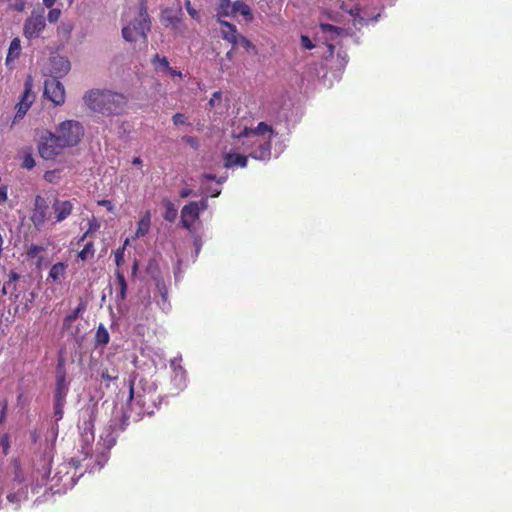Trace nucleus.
Listing matches in <instances>:
<instances>
[{
  "instance_id": "f03ea898",
  "label": "nucleus",
  "mask_w": 512,
  "mask_h": 512,
  "mask_svg": "<svg viewBox=\"0 0 512 512\" xmlns=\"http://www.w3.org/2000/svg\"><path fill=\"white\" fill-rule=\"evenodd\" d=\"M94 433L91 423H85V428L81 434V454L82 458H72L70 464L75 468H84L85 472H94L100 470L108 460V451L115 445L116 436L110 426L100 437L97 449L94 451L92 443Z\"/></svg>"
},
{
  "instance_id": "72a5a7b5",
  "label": "nucleus",
  "mask_w": 512,
  "mask_h": 512,
  "mask_svg": "<svg viewBox=\"0 0 512 512\" xmlns=\"http://www.w3.org/2000/svg\"><path fill=\"white\" fill-rule=\"evenodd\" d=\"M320 31L325 35H329L331 39H334L343 32L341 29L330 24H321Z\"/></svg>"
},
{
  "instance_id": "2eb2a0df",
  "label": "nucleus",
  "mask_w": 512,
  "mask_h": 512,
  "mask_svg": "<svg viewBox=\"0 0 512 512\" xmlns=\"http://www.w3.org/2000/svg\"><path fill=\"white\" fill-rule=\"evenodd\" d=\"M114 290L115 302L117 304L118 310L121 311L122 305L127 297L128 285L124 273L120 269H116L115 271Z\"/></svg>"
},
{
  "instance_id": "052dcab7",
  "label": "nucleus",
  "mask_w": 512,
  "mask_h": 512,
  "mask_svg": "<svg viewBox=\"0 0 512 512\" xmlns=\"http://www.w3.org/2000/svg\"><path fill=\"white\" fill-rule=\"evenodd\" d=\"M187 142H188L191 146H196V144H197L196 139H194V138H192V137H188V138H187Z\"/></svg>"
},
{
  "instance_id": "cd10ccee",
  "label": "nucleus",
  "mask_w": 512,
  "mask_h": 512,
  "mask_svg": "<svg viewBox=\"0 0 512 512\" xmlns=\"http://www.w3.org/2000/svg\"><path fill=\"white\" fill-rule=\"evenodd\" d=\"M232 6L233 3H231L230 0H218L217 3V16L220 17H228L232 16Z\"/></svg>"
},
{
  "instance_id": "f3484780",
  "label": "nucleus",
  "mask_w": 512,
  "mask_h": 512,
  "mask_svg": "<svg viewBox=\"0 0 512 512\" xmlns=\"http://www.w3.org/2000/svg\"><path fill=\"white\" fill-rule=\"evenodd\" d=\"M239 151L240 150H237L232 146L231 151L224 153L223 160L225 168H232L234 166L244 168L247 166L248 156L241 154Z\"/></svg>"
},
{
  "instance_id": "a18cd8bd",
  "label": "nucleus",
  "mask_w": 512,
  "mask_h": 512,
  "mask_svg": "<svg viewBox=\"0 0 512 512\" xmlns=\"http://www.w3.org/2000/svg\"><path fill=\"white\" fill-rule=\"evenodd\" d=\"M19 279V275L14 272V271H11L8 275V281L6 283H8V285L12 286L13 290H16V281Z\"/></svg>"
},
{
  "instance_id": "37998d69",
  "label": "nucleus",
  "mask_w": 512,
  "mask_h": 512,
  "mask_svg": "<svg viewBox=\"0 0 512 512\" xmlns=\"http://www.w3.org/2000/svg\"><path fill=\"white\" fill-rule=\"evenodd\" d=\"M222 101V93L220 91H217L213 93L211 99L209 100V106L210 107H216L220 102Z\"/></svg>"
},
{
  "instance_id": "a211bd4d",
  "label": "nucleus",
  "mask_w": 512,
  "mask_h": 512,
  "mask_svg": "<svg viewBox=\"0 0 512 512\" xmlns=\"http://www.w3.org/2000/svg\"><path fill=\"white\" fill-rule=\"evenodd\" d=\"M56 222H62L72 213L73 202L70 200H59L56 199L52 206Z\"/></svg>"
},
{
  "instance_id": "b1692460",
  "label": "nucleus",
  "mask_w": 512,
  "mask_h": 512,
  "mask_svg": "<svg viewBox=\"0 0 512 512\" xmlns=\"http://www.w3.org/2000/svg\"><path fill=\"white\" fill-rule=\"evenodd\" d=\"M66 265L62 262L54 264L48 274V280L61 283L65 276Z\"/></svg>"
},
{
  "instance_id": "bb28decb",
  "label": "nucleus",
  "mask_w": 512,
  "mask_h": 512,
  "mask_svg": "<svg viewBox=\"0 0 512 512\" xmlns=\"http://www.w3.org/2000/svg\"><path fill=\"white\" fill-rule=\"evenodd\" d=\"M157 289L160 293V301H158V305L160 308L167 312L170 310V303L168 302V293L165 284L162 281H157Z\"/></svg>"
},
{
  "instance_id": "7ed1b4c3",
  "label": "nucleus",
  "mask_w": 512,
  "mask_h": 512,
  "mask_svg": "<svg viewBox=\"0 0 512 512\" xmlns=\"http://www.w3.org/2000/svg\"><path fill=\"white\" fill-rule=\"evenodd\" d=\"M83 100L90 110L106 115L120 114L127 105L125 95L111 90L92 89Z\"/></svg>"
},
{
  "instance_id": "5701e85b",
  "label": "nucleus",
  "mask_w": 512,
  "mask_h": 512,
  "mask_svg": "<svg viewBox=\"0 0 512 512\" xmlns=\"http://www.w3.org/2000/svg\"><path fill=\"white\" fill-rule=\"evenodd\" d=\"M21 42L19 38H14L9 46L6 56V65L12 67V63L19 58L21 54Z\"/></svg>"
},
{
  "instance_id": "e433bc0d",
  "label": "nucleus",
  "mask_w": 512,
  "mask_h": 512,
  "mask_svg": "<svg viewBox=\"0 0 512 512\" xmlns=\"http://www.w3.org/2000/svg\"><path fill=\"white\" fill-rule=\"evenodd\" d=\"M65 400L55 399V418L56 421L62 419L63 417V407H64Z\"/></svg>"
},
{
  "instance_id": "ddd939ff",
  "label": "nucleus",
  "mask_w": 512,
  "mask_h": 512,
  "mask_svg": "<svg viewBox=\"0 0 512 512\" xmlns=\"http://www.w3.org/2000/svg\"><path fill=\"white\" fill-rule=\"evenodd\" d=\"M32 88H33L32 78L28 77L24 83L23 95H22L20 101L16 105V108H17V113L15 116L16 119L17 118L21 119L26 114V112L28 111V109L30 108L32 103L34 102L35 95L32 92Z\"/></svg>"
},
{
  "instance_id": "9b49d317",
  "label": "nucleus",
  "mask_w": 512,
  "mask_h": 512,
  "mask_svg": "<svg viewBox=\"0 0 512 512\" xmlns=\"http://www.w3.org/2000/svg\"><path fill=\"white\" fill-rule=\"evenodd\" d=\"M44 94L55 105H62L65 102V89L58 79L49 78L45 81Z\"/></svg>"
},
{
  "instance_id": "79ce46f5",
  "label": "nucleus",
  "mask_w": 512,
  "mask_h": 512,
  "mask_svg": "<svg viewBox=\"0 0 512 512\" xmlns=\"http://www.w3.org/2000/svg\"><path fill=\"white\" fill-rule=\"evenodd\" d=\"M22 165L26 169H32L35 166V160L31 154H26L24 156Z\"/></svg>"
},
{
  "instance_id": "774afa93",
  "label": "nucleus",
  "mask_w": 512,
  "mask_h": 512,
  "mask_svg": "<svg viewBox=\"0 0 512 512\" xmlns=\"http://www.w3.org/2000/svg\"><path fill=\"white\" fill-rule=\"evenodd\" d=\"M24 6H25V3H23V2H22V3H20V4H18V5L16 6V9H17L18 11H22V10L24 9Z\"/></svg>"
},
{
  "instance_id": "e2e57ef3",
  "label": "nucleus",
  "mask_w": 512,
  "mask_h": 512,
  "mask_svg": "<svg viewBox=\"0 0 512 512\" xmlns=\"http://www.w3.org/2000/svg\"><path fill=\"white\" fill-rule=\"evenodd\" d=\"M203 177L207 180H215L216 179V176L213 174H205Z\"/></svg>"
},
{
  "instance_id": "13d9d810",
  "label": "nucleus",
  "mask_w": 512,
  "mask_h": 512,
  "mask_svg": "<svg viewBox=\"0 0 512 512\" xmlns=\"http://www.w3.org/2000/svg\"><path fill=\"white\" fill-rule=\"evenodd\" d=\"M235 47H236V46H233V48H232L231 50H229V51L226 53V55H225V56H226V58H227L228 60H232V59H233V57H234V48H235Z\"/></svg>"
},
{
  "instance_id": "a19ab883",
  "label": "nucleus",
  "mask_w": 512,
  "mask_h": 512,
  "mask_svg": "<svg viewBox=\"0 0 512 512\" xmlns=\"http://www.w3.org/2000/svg\"><path fill=\"white\" fill-rule=\"evenodd\" d=\"M44 250V248L42 246H38V245H31L29 248H28V251H27V255L30 257V258H35L37 257L42 251Z\"/></svg>"
},
{
  "instance_id": "8fccbe9b",
  "label": "nucleus",
  "mask_w": 512,
  "mask_h": 512,
  "mask_svg": "<svg viewBox=\"0 0 512 512\" xmlns=\"http://www.w3.org/2000/svg\"><path fill=\"white\" fill-rule=\"evenodd\" d=\"M7 186H0V205L7 200Z\"/></svg>"
},
{
  "instance_id": "c756f323",
  "label": "nucleus",
  "mask_w": 512,
  "mask_h": 512,
  "mask_svg": "<svg viewBox=\"0 0 512 512\" xmlns=\"http://www.w3.org/2000/svg\"><path fill=\"white\" fill-rule=\"evenodd\" d=\"M73 29L74 24L72 21H63L57 27V34L61 38L69 39Z\"/></svg>"
},
{
  "instance_id": "1a4fd4ad",
  "label": "nucleus",
  "mask_w": 512,
  "mask_h": 512,
  "mask_svg": "<svg viewBox=\"0 0 512 512\" xmlns=\"http://www.w3.org/2000/svg\"><path fill=\"white\" fill-rule=\"evenodd\" d=\"M207 208V201L202 200L200 202H190L182 208L181 211V222L182 225L191 230L194 222L199 218L201 211Z\"/></svg>"
},
{
  "instance_id": "ea45409f",
  "label": "nucleus",
  "mask_w": 512,
  "mask_h": 512,
  "mask_svg": "<svg viewBox=\"0 0 512 512\" xmlns=\"http://www.w3.org/2000/svg\"><path fill=\"white\" fill-rule=\"evenodd\" d=\"M88 225H89L88 231L83 235L81 240H84V238H86L88 234L93 233L100 228V224L98 223V221L95 218L89 220Z\"/></svg>"
},
{
  "instance_id": "6e6552de",
  "label": "nucleus",
  "mask_w": 512,
  "mask_h": 512,
  "mask_svg": "<svg viewBox=\"0 0 512 512\" xmlns=\"http://www.w3.org/2000/svg\"><path fill=\"white\" fill-rule=\"evenodd\" d=\"M28 498V483L22 471L17 467L15 476L11 483V490L7 495L9 503L15 506V509L20 507L21 502Z\"/></svg>"
},
{
  "instance_id": "2f4dec72",
  "label": "nucleus",
  "mask_w": 512,
  "mask_h": 512,
  "mask_svg": "<svg viewBox=\"0 0 512 512\" xmlns=\"http://www.w3.org/2000/svg\"><path fill=\"white\" fill-rule=\"evenodd\" d=\"M163 203H164L165 208H166L165 213H164L165 220H167L169 222H173L176 219L177 214H178L177 208L175 207V205L171 201H169L167 199H165L163 201Z\"/></svg>"
},
{
  "instance_id": "dca6fc26",
  "label": "nucleus",
  "mask_w": 512,
  "mask_h": 512,
  "mask_svg": "<svg viewBox=\"0 0 512 512\" xmlns=\"http://www.w3.org/2000/svg\"><path fill=\"white\" fill-rule=\"evenodd\" d=\"M71 69L70 61L63 56H54L50 59L51 78L58 79L66 75Z\"/></svg>"
},
{
  "instance_id": "de8ad7c7",
  "label": "nucleus",
  "mask_w": 512,
  "mask_h": 512,
  "mask_svg": "<svg viewBox=\"0 0 512 512\" xmlns=\"http://www.w3.org/2000/svg\"><path fill=\"white\" fill-rule=\"evenodd\" d=\"M301 45L303 48L305 49H312L314 47L312 41L310 40L309 37L305 36V35H302L301 36Z\"/></svg>"
},
{
  "instance_id": "c85d7f7f",
  "label": "nucleus",
  "mask_w": 512,
  "mask_h": 512,
  "mask_svg": "<svg viewBox=\"0 0 512 512\" xmlns=\"http://www.w3.org/2000/svg\"><path fill=\"white\" fill-rule=\"evenodd\" d=\"M152 63L157 72L168 73L170 65L166 57H161L158 54L152 59Z\"/></svg>"
},
{
  "instance_id": "a878e982",
  "label": "nucleus",
  "mask_w": 512,
  "mask_h": 512,
  "mask_svg": "<svg viewBox=\"0 0 512 512\" xmlns=\"http://www.w3.org/2000/svg\"><path fill=\"white\" fill-rule=\"evenodd\" d=\"M151 225V215L150 212H146L138 222V227L135 232V238L144 237L150 229Z\"/></svg>"
},
{
  "instance_id": "6ab92c4d",
  "label": "nucleus",
  "mask_w": 512,
  "mask_h": 512,
  "mask_svg": "<svg viewBox=\"0 0 512 512\" xmlns=\"http://www.w3.org/2000/svg\"><path fill=\"white\" fill-rule=\"evenodd\" d=\"M180 362L181 357L174 358L171 360L170 366L173 371L172 381L174 385L179 389H183L186 387V371L183 369Z\"/></svg>"
},
{
  "instance_id": "4be33fe9",
  "label": "nucleus",
  "mask_w": 512,
  "mask_h": 512,
  "mask_svg": "<svg viewBox=\"0 0 512 512\" xmlns=\"http://www.w3.org/2000/svg\"><path fill=\"white\" fill-rule=\"evenodd\" d=\"M219 23L221 25L220 33L222 38L231 43L233 46H236L237 38L240 36V34L237 32L236 26L220 19Z\"/></svg>"
},
{
  "instance_id": "5fc2aeb1",
  "label": "nucleus",
  "mask_w": 512,
  "mask_h": 512,
  "mask_svg": "<svg viewBox=\"0 0 512 512\" xmlns=\"http://www.w3.org/2000/svg\"><path fill=\"white\" fill-rule=\"evenodd\" d=\"M57 0H42L43 5L47 8H52Z\"/></svg>"
},
{
  "instance_id": "39448f33",
  "label": "nucleus",
  "mask_w": 512,
  "mask_h": 512,
  "mask_svg": "<svg viewBox=\"0 0 512 512\" xmlns=\"http://www.w3.org/2000/svg\"><path fill=\"white\" fill-rule=\"evenodd\" d=\"M61 145L66 148L77 146L85 133L83 125L76 120H65L61 122L53 132Z\"/></svg>"
},
{
  "instance_id": "603ef678",
  "label": "nucleus",
  "mask_w": 512,
  "mask_h": 512,
  "mask_svg": "<svg viewBox=\"0 0 512 512\" xmlns=\"http://www.w3.org/2000/svg\"><path fill=\"white\" fill-rule=\"evenodd\" d=\"M99 205L106 207L109 211L112 210V204L109 200H101L98 202Z\"/></svg>"
},
{
  "instance_id": "680f3d73",
  "label": "nucleus",
  "mask_w": 512,
  "mask_h": 512,
  "mask_svg": "<svg viewBox=\"0 0 512 512\" xmlns=\"http://www.w3.org/2000/svg\"><path fill=\"white\" fill-rule=\"evenodd\" d=\"M194 245L196 247V256H197L200 251V248H201V243L198 240H196Z\"/></svg>"
},
{
  "instance_id": "20e7f679",
  "label": "nucleus",
  "mask_w": 512,
  "mask_h": 512,
  "mask_svg": "<svg viewBox=\"0 0 512 512\" xmlns=\"http://www.w3.org/2000/svg\"><path fill=\"white\" fill-rule=\"evenodd\" d=\"M122 21V36L126 41L135 42L139 39L147 40L151 23L144 5H141L138 9H129L123 15Z\"/></svg>"
},
{
  "instance_id": "7c9ffc66",
  "label": "nucleus",
  "mask_w": 512,
  "mask_h": 512,
  "mask_svg": "<svg viewBox=\"0 0 512 512\" xmlns=\"http://www.w3.org/2000/svg\"><path fill=\"white\" fill-rule=\"evenodd\" d=\"M110 336L104 325L100 324L95 335L97 345H106L109 343Z\"/></svg>"
},
{
  "instance_id": "bf43d9fd",
  "label": "nucleus",
  "mask_w": 512,
  "mask_h": 512,
  "mask_svg": "<svg viewBox=\"0 0 512 512\" xmlns=\"http://www.w3.org/2000/svg\"><path fill=\"white\" fill-rule=\"evenodd\" d=\"M209 193L211 194L212 197H217L220 195L221 191L219 189H213L210 190Z\"/></svg>"
},
{
  "instance_id": "f257e3e1",
  "label": "nucleus",
  "mask_w": 512,
  "mask_h": 512,
  "mask_svg": "<svg viewBox=\"0 0 512 512\" xmlns=\"http://www.w3.org/2000/svg\"><path fill=\"white\" fill-rule=\"evenodd\" d=\"M275 135L271 125L260 122L253 126L249 118H239L231 124V145L249 151V157L267 162L271 158V141Z\"/></svg>"
},
{
  "instance_id": "412c9836",
  "label": "nucleus",
  "mask_w": 512,
  "mask_h": 512,
  "mask_svg": "<svg viewBox=\"0 0 512 512\" xmlns=\"http://www.w3.org/2000/svg\"><path fill=\"white\" fill-rule=\"evenodd\" d=\"M68 390L69 384L66 381L65 371L59 367L56 372L55 399L65 400Z\"/></svg>"
},
{
  "instance_id": "864d4df0",
  "label": "nucleus",
  "mask_w": 512,
  "mask_h": 512,
  "mask_svg": "<svg viewBox=\"0 0 512 512\" xmlns=\"http://www.w3.org/2000/svg\"><path fill=\"white\" fill-rule=\"evenodd\" d=\"M44 177L48 182H53L54 178H55V172H53V171L46 172Z\"/></svg>"
},
{
  "instance_id": "0e129e2a",
  "label": "nucleus",
  "mask_w": 512,
  "mask_h": 512,
  "mask_svg": "<svg viewBox=\"0 0 512 512\" xmlns=\"http://www.w3.org/2000/svg\"><path fill=\"white\" fill-rule=\"evenodd\" d=\"M134 394L133 383H130L129 400H132Z\"/></svg>"
},
{
  "instance_id": "423d86ee",
  "label": "nucleus",
  "mask_w": 512,
  "mask_h": 512,
  "mask_svg": "<svg viewBox=\"0 0 512 512\" xmlns=\"http://www.w3.org/2000/svg\"><path fill=\"white\" fill-rule=\"evenodd\" d=\"M45 28V10L43 8L33 9L24 22L23 35L29 40L36 39L40 37Z\"/></svg>"
},
{
  "instance_id": "58836bf2",
  "label": "nucleus",
  "mask_w": 512,
  "mask_h": 512,
  "mask_svg": "<svg viewBox=\"0 0 512 512\" xmlns=\"http://www.w3.org/2000/svg\"><path fill=\"white\" fill-rule=\"evenodd\" d=\"M185 7L188 14L195 20L200 21V13L192 7L190 0H186Z\"/></svg>"
},
{
  "instance_id": "3c124183",
  "label": "nucleus",
  "mask_w": 512,
  "mask_h": 512,
  "mask_svg": "<svg viewBox=\"0 0 512 512\" xmlns=\"http://www.w3.org/2000/svg\"><path fill=\"white\" fill-rule=\"evenodd\" d=\"M168 74L173 78H182V73L179 70H176L172 67H170V70L168 71Z\"/></svg>"
},
{
  "instance_id": "0eeeda50",
  "label": "nucleus",
  "mask_w": 512,
  "mask_h": 512,
  "mask_svg": "<svg viewBox=\"0 0 512 512\" xmlns=\"http://www.w3.org/2000/svg\"><path fill=\"white\" fill-rule=\"evenodd\" d=\"M64 149H66V147L61 145L56 135L51 131H46L38 142V152L45 160L56 158Z\"/></svg>"
},
{
  "instance_id": "69168bd1",
  "label": "nucleus",
  "mask_w": 512,
  "mask_h": 512,
  "mask_svg": "<svg viewBox=\"0 0 512 512\" xmlns=\"http://www.w3.org/2000/svg\"><path fill=\"white\" fill-rule=\"evenodd\" d=\"M132 163H133L134 165H140V164L142 163V160H141V158H139V157H135V158L133 159Z\"/></svg>"
},
{
  "instance_id": "393cba45",
  "label": "nucleus",
  "mask_w": 512,
  "mask_h": 512,
  "mask_svg": "<svg viewBox=\"0 0 512 512\" xmlns=\"http://www.w3.org/2000/svg\"><path fill=\"white\" fill-rule=\"evenodd\" d=\"M241 14L247 21L253 19L251 8L243 1H235L232 6V16Z\"/></svg>"
},
{
  "instance_id": "09e8293b",
  "label": "nucleus",
  "mask_w": 512,
  "mask_h": 512,
  "mask_svg": "<svg viewBox=\"0 0 512 512\" xmlns=\"http://www.w3.org/2000/svg\"><path fill=\"white\" fill-rule=\"evenodd\" d=\"M84 309L83 306H78L70 315H68L65 319L66 322L72 321L76 319L79 315V313Z\"/></svg>"
},
{
  "instance_id": "4468645a",
  "label": "nucleus",
  "mask_w": 512,
  "mask_h": 512,
  "mask_svg": "<svg viewBox=\"0 0 512 512\" xmlns=\"http://www.w3.org/2000/svg\"><path fill=\"white\" fill-rule=\"evenodd\" d=\"M341 8L354 18V25L357 23L363 24L369 20H376L377 16H379V14L373 15L372 13L368 12V10L360 3L354 5L353 7H348L347 4L343 3Z\"/></svg>"
},
{
  "instance_id": "4d7b16f0",
  "label": "nucleus",
  "mask_w": 512,
  "mask_h": 512,
  "mask_svg": "<svg viewBox=\"0 0 512 512\" xmlns=\"http://www.w3.org/2000/svg\"><path fill=\"white\" fill-rule=\"evenodd\" d=\"M191 193H192V191H191L190 189H183V190H181V192H180V196H181L182 198H186V197H188L189 195H191Z\"/></svg>"
},
{
  "instance_id": "9d476101",
  "label": "nucleus",
  "mask_w": 512,
  "mask_h": 512,
  "mask_svg": "<svg viewBox=\"0 0 512 512\" xmlns=\"http://www.w3.org/2000/svg\"><path fill=\"white\" fill-rule=\"evenodd\" d=\"M161 21L166 27H170L176 33L182 34L186 30V26L182 21V11L179 9H165L161 15Z\"/></svg>"
},
{
  "instance_id": "473e14b6",
  "label": "nucleus",
  "mask_w": 512,
  "mask_h": 512,
  "mask_svg": "<svg viewBox=\"0 0 512 512\" xmlns=\"http://www.w3.org/2000/svg\"><path fill=\"white\" fill-rule=\"evenodd\" d=\"M236 46H240V47L244 48L247 52H250L253 54L257 53L256 46L250 40H248L245 36H243L241 34L237 38Z\"/></svg>"
},
{
  "instance_id": "338daca9",
  "label": "nucleus",
  "mask_w": 512,
  "mask_h": 512,
  "mask_svg": "<svg viewBox=\"0 0 512 512\" xmlns=\"http://www.w3.org/2000/svg\"><path fill=\"white\" fill-rule=\"evenodd\" d=\"M137 269H138V263L137 261L134 262V265L132 267V274L135 275L137 273Z\"/></svg>"
},
{
  "instance_id": "aec40b11",
  "label": "nucleus",
  "mask_w": 512,
  "mask_h": 512,
  "mask_svg": "<svg viewBox=\"0 0 512 512\" xmlns=\"http://www.w3.org/2000/svg\"><path fill=\"white\" fill-rule=\"evenodd\" d=\"M98 374L105 381H114L118 379L119 371L116 364L107 357L106 361L101 363Z\"/></svg>"
},
{
  "instance_id": "6e6d98bb",
  "label": "nucleus",
  "mask_w": 512,
  "mask_h": 512,
  "mask_svg": "<svg viewBox=\"0 0 512 512\" xmlns=\"http://www.w3.org/2000/svg\"><path fill=\"white\" fill-rule=\"evenodd\" d=\"M9 291H14V290H13L12 286L8 285V283H5L2 288V293L7 294V293H9Z\"/></svg>"
},
{
  "instance_id": "c9c22d12",
  "label": "nucleus",
  "mask_w": 512,
  "mask_h": 512,
  "mask_svg": "<svg viewBox=\"0 0 512 512\" xmlns=\"http://www.w3.org/2000/svg\"><path fill=\"white\" fill-rule=\"evenodd\" d=\"M62 11L59 8H49L47 20L49 23H56L61 17Z\"/></svg>"
},
{
  "instance_id": "4c0bfd02",
  "label": "nucleus",
  "mask_w": 512,
  "mask_h": 512,
  "mask_svg": "<svg viewBox=\"0 0 512 512\" xmlns=\"http://www.w3.org/2000/svg\"><path fill=\"white\" fill-rule=\"evenodd\" d=\"M0 447L3 451V454L6 455L10 449V440L8 434L4 433L0 435Z\"/></svg>"
},
{
  "instance_id": "f704fd0d",
  "label": "nucleus",
  "mask_w": 512,
  "mask_h": 512,
  "mask_svg": "<svg viewBox=\"0 0 512 512\" xmlns=\"http://www.w3.org/2000/svg\"><path fill=\"white\" fill-rule=\"evenodd\" d=\"M93 254H94L93 243L88 242V243H86L84 248L78 253V257L81 260H86L89 257L93 256Z\"/></svg>"
},
{
  "instance_id": "f8f14e48",
  "label": "nucleus",
  "mask_w": 512,
  "mask_h": 512,
  "mask_svg": "<svg viewBox=\"0 0 512 512\" xmlns=\"http://www.w3.org/2000/svg\"><path fill=\"white\" fill-rule=\"evenodd\" d=\"M48 218L49 206L47 204V201L43 197L38 195L36 196L34 201V208L31 214V221L33 222L36 228L40 229Z\"/></svg>"
},
{
  "instance_id": "49530a36",
  "label": "nucleus",
  "mask_w": 512,
  "mask_h": 512,
  "mask_svg": "<svg viewBox=\"0 0 512 512\" xmlns=\"http://www.w3.org/2000/svg\"><path fill=\"white\" fill-rule=\"evenodd\" d=\"M172 120L175 125H184L186 124L187 118L184 114L177 113L173 116Z\"/></svg>"
},
{
  "instance_id": "c03bdc74",
  "label": "nucleus",
  "mask_w": 512,
  "mask_h": 512,
  "mask_svg": "<svg viewBox=\"0 0 512 512\" xmlns=\"http://www.w3.org/2000/svg\"><path fill=\"white\" fill-rule=\"evenodd\" d=\"M124 262V248H120L115 252V263L119 268Z\"/></svg>"
}]
</instances>
